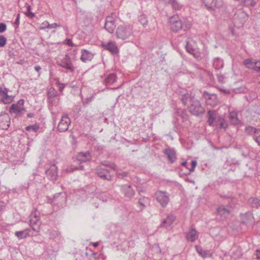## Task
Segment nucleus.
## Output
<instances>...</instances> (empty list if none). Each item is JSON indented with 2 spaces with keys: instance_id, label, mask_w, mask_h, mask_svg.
<instances>
[{
  "instance_id": "obj_47",
  "label": "nucleus",
  "mask_w": 260,
  "mask_h": 260,
  "mask_svg": "<svg viewBox=\"0 0 260 260\" xmlns=\"http://www.w3.org/2000/svg\"><path fill=\"white\" fill-rule=\"evenodd\" d=\"M73 111L75 112L77 115H79L80 112L81 111V105H76L74 108Z\"/></svg>"
},
{
  "instance_id": "obj_55",
  "label": "nucleus",
  "mask_w": 260,
  "mask_h": 260,
  "mask_svg": "<svg viewBox=\"0 0 260 260\" xmlns=\"http://www.w3.org/2000/svg\"><path fill=\"white\" fill-rule=\"evenodd\" d=\"M57 83L59 85V91L60 92H62L65 87L64 84L59 82H57Z\"/></svg>"
},
{
  "instance_id": "obj_63",
  "label": "nucleus",
  "mask_w": 260,
  "mask_h": 260,
  "mask_svg": "<svg viewBox=\"0 0 260 260\" xmlns=\"http://www.w3.org/2000/svg\"><path fill=\"white\" fill-rule=\"evenodd\" d=\"M255 255L256 256V258L257 259H260V250L258 249V250H256V251H255Z\"/></svg>"
},
{
  "instance_id": "obj_30",
  "label": "nucleus",
  "mask_w": 260,
  "mask_h": 260,
  "mask_svg": "<svg viewBox=\"0 0 260 260\" xmlns=\"http://www.w3.org/2000/svg\"><path fill=\"white\" fill-rule=\"evenodd\" d=\"M105 49L109 50L112 53L118 52V48L115 44L113 42H109L105 46Z\"/></svg>"
},
{
  "instance_id": "obj_34",
  "label": "nucleus",
  "mask_w": 260,
  "mask_h": 260,
  "mask_svg": "<svg viewBox=\"0 0 260 260\" xmlns=\"http://www.w3.org/2000/svg\"><path fill=\"white\" fill-rule=\"evenodd\" d=\"M25 5L26 6V11L25 12V14L28 18L31 19L33 18L35 16V15L31 12L30 6L27 3Z\"/></svg>"
},
{
  "instance_id": "obj_27",
  "label": "nucleus",
  "mask_w": 260,
  "mask_h": 260,
  "mask_svg": "<svg viewBox=\"0 0 260 260\" xmlns=\"http://www.w3.org/2000/svg\"><path fill=\"white\" fill-rule=\"evenodd\" d=\"M29 229H26L22 231H16L15 235L19 240L24 239L29 236Z\"/></svg>"
},
{
  "instance_id": "obj_9",
  "label": "nucleus",
  "mask_w": 260,
  "mask_h": 260,
  "mask_svg": "<svg viewBox=\"0 0 260 260\" xmlns=\"http://www.w3.org/2000/svg\"><path fill=\"white\" fill-rule=\"evenodd\" d=\"M71 122V119L69 118L68 115H63L58 124L57 127V130L59 132H66L69 128V126Z\"/></svg>"
},
{
  "instance_id": "obj_62",
  "label": "nucleus",
  "mask_w": 260,
  "mask_h": 260,
  "mask_svg": "<svg viewBox=\"0 0 260 260\" xmlns=\"http://www.w3.org/2000/svg\"><path fill=\"white\" fill-rule=\"evenodd\" d=\"M5 203L3 201L0 202V212L5 208Z\"/></svg>"
},
{
  "instance_id": "obj_39",
  "label": "nucleus",
  "mask_w": 260,
  "mask_h": 260,
  "mask_svg": "<svg viewBox=\"0 0 260 260\" xmlns=\"http://www.w3.org/2000/svg\"><path fill=\"white\" fill-rule=\"evenodd\" d=\"M39 129V126L37 124L29 125L25 127L26 131H32L34 132H37Z\"/></svg>"
},
{
  "instance_id": "obj_40",
  "label": "nucleus",
  "mask_w": 260,
  "mask_h": 260,
  "mask_svg": "<svg viewBox=\"0 0 260 260\" xmlns=\"http://www.w3.org/2000/svg\"><path fill=\"white\" fill-rule=\"evenodd\" d=\"M139 21L144 26H145L147 24L148 20L147 19V17L145 15H141L139 17Z\"/></svg>"
},
{
  "instance_id": "obj_7",
  "label": "nucleus",
  "mask_w": 260,
  "mask_h": 260,
  "mask_svg": "<svg viewBox=\"0 0 260 260\" xmlns=\"http://www.w3.org/2000/svg\"><path fill=\"white\" fill-rule=\"evenodd\" d=\"M155 196L157 201L162 207H166L170 201V194L166 191H158Z\"/></svg>"
},
{
  "instance_id": "obj_43",
  "label": "nucleus",
  "mask_w": 260,
  "mask_h": 260,
  "mask_svg": "<svg viewBox=\"0 0 260 260\" xmlns=\"http://www.w3.org/2000/svg\"><path fill=\"white\" fill-rule=\"evenodd\" d=\"M185 48L188 53L193 54L194 51V50L192 47L191 45L189 44L188 41L186 42Z\"/></svg>"
},
{
  "instance_id": "obj_5",
  "label": "nucleus",
  "mask_w": 260,
  "mask_h": 260,
  "mask_svg": "<svg viewBox=\"0 0 260 260\" xmlns=\"http://www.w3.org/2000/svg\"><path fill=\"white\" fill-rule=\"evenodd\" d=\"M57 63L60 67L64 68L71 73L75 71V68L74 67L72 59L68 54H66L62 59L57 62Z\"/></svg>"
},
{
  "instance_id": "obj_50",
  "label": "nucleus",
  "mask_w": 260,
  "mask_h": 260,
  "mask_svg": "<svg viewBox=\"0 0 260 260\" xmlns=\"http://www.w3.org/2000/svg\"><path fill=\"white\" fill-rule=\"evenodd\" d=\"M59 26H60L59 24H57V23H54L52 24H48L47 26V28L51 29L53 28H56Z\"/></svg>"
},
{
  "instance_id": "obj_60",
  "label": "nucleus",
  "mask_w": 260,
  "mask_h": 260,
  "mask_svg": "<svg viewBox=\"0 0 260 260\" xmlns=\"http://www.w3.org/2000/svg\"><path fill=\"white\" fill-rule=\"evenodd\" d=\"M61 195H64V194L62 192H59L58 193H56L53 196V199L54 200H55L56 198H57L58 197H59V196H61Z\"/></svg>"
},
{
  "instance_id": "obj_23",
  "label": "nucleus",
  "mask_w": 260,
  "mask_h": 260,
  "mask_svg": "<svg viewBox=\"0 0 260 260\" xmlns=\"http://www.w3.org/2000/svg\"><path fill=\"white\" fill-rule=\"evenodd\" d=\"M91 156L89 151L80 152L77 155V159L80 162H86L91 159Z\"/></svg>"
},
{
  "instance_id": "obj_42",
  "label": "nucleus",
  "mask_w": 260,
  "mask_h": 260,
  "mask_svg": "<svg viewBox=\"0 0 260 260\" xmlns=\"http://www.w3.org/2000/svg\"><path fill=\"white\" fill-rule=\"evenodd\" d=\"M147 200V198L143 197L142 198H140L138 201V204L140 206L142 207L141 209V211H142L145 207V205L144 203L146 202Z\"/></svg>"
},
{
  "instance_id": "obj_61",
  "label": "nucleus",
  "mask_w": 260,
  "mask_h": 260,
  "mask_svg": "<svg viewBox=\"0 0 260 260\" xmlns=\"http://www.w3.org/2000/svg\"><path fill=\"white\" fill-rule=\"evenodd\" d=\"M37 220H34L32 219H30L29 220V224L30 226H33L34 225L36 224L37 223Z\"/></svg>"
},
{
  "instance_id": "obj_45",
  "label": "nucleus",
  "mask_w": 260,
  "mask_h": 260,
  "mask_svg": "<svg viewBox=\"0 0 260 260\" xmlns=\"http://www.w3.org/2000/svg\"><path fill=\"white\" fill-rule=\"evenodd\" d=\"M7 43V39L3 35H0V47H4Z\"/></svg>"
},
{
  "instance_id": "obj_26",
  "label": "nucleus",
  "mask_w": 260,
  "mask_h": 260,
  "mask_svg": "<svg viewBox=\"0 0 260 260\" xmlns=\"http://www.w3.org/2000/svg\"><path fill=\"white\" fill-rule=\"evenodd\" d=\"M203 97L206 100L208 104L211 105L212 103L210 102V100L215 102L217 100V95L215 94H210L208 92L205 91L203 93Z\"/></svg>"
},
{
  "instance_id": "obj_58",
  "label": "nucleus",
  "mask_w": 260,
  "mask_h": 260,
  "mask_svg": "<svg viewBox=\"0 0 260 260\" xmlns=\"http://www.w3.org/2000/svg\"><path fill=\"white\" fill-rule=\"evenodd\" d=\"M19 19H20V14H18L16 19L15 20V21L14 22V24L17 25V26H18L19 24Z\"/></svg>"
},
{
  "instance_id": "obj_35",
  "label": "nucleus",
  "mask_w": 260,
  "mask_h": 260,
  "mask_svg": "<svg viewBox=\"0 0 260 260\" xmlns=\"http://www.w3.org/2000/svg\"><path fill=\"white\" fill-rule=\"evenodd\" d=\"M10 126V119L7 120L0 119V129H7Z\"/></svg>"
},
{
  "instance_id": "obj_12",
  "label": "nucleus",
  "mask_w": 260,
  "mask_h": 260,
  "mask_svg": "<svg viewBox=\"0 0 260 260\" xmlns=\"http://www.w3.org/2000/svg\"><path fill=\"white\" fill-rule=\"evenodd\" d=\"M57 167L55 165L50 166V168L46 171L47 177L51 181H54L57 180Z\"/></svg>"
},
{
  "instance_id": "obj_46",
  "label": "nucleus",
  "mask_w": 260,
  "mask_h": 260,
  "mask_svg": "<svg viewBox=\"0 0 260 260\" xmlns=\"http://www.w3.org/2000/svg\"><path fill=\"white\" fill-rule=\"evenodd\" d=\"M59 235V233L56 231H52L50 232V238L55 239Z\"/></svg>"
},
{
  "instance_id": "obj_13",
  "label": "nucleus",
  "mask_w": 260,
  "mask_h": 260,
  "mask_svg": "<svg viewBox=\"0 0 260 260\" xmlns=\"http://www.w3.org/2000/svg\"><path fill=\"white\" fill-rule=\"evenodd\" d=\"M104 27L110 33L114 32L116 25L115 20L112 16L107 17Z\"/></svg>"
},
{
  "instance_id": "obj_29",
  "label": "nucleus",
  "mask_w": 260,
  "mask_h": 260,
  "mask_svg": "<svg viewBox=\"0 0 260 260\" xmlns=\"http://www.w3.org/2000/svg\"><path fill=\"white\" fill-rule=\"evenodd\" d=\"M117 77L115 74L112 73L108 75L105 80L106 85H112L116 81Z\"/></svg>"
},
{
  "instance_id": "obj_17",
  "label": "nucleus",
  "mask_w": 260,
  "mask_h": 260,
  "mask_svg": "<svg viewBox=\"0 0 260 260\" xmlns=\"http://www.w3.org/2000/svg\"><path fill=\"white\" fill-rule=\"evenodd\" d=\"M176 220V217L172 214L168 215L166 218L162 220L160 227L168 229Z\"/></svg>"
},
{
  "instance_id": "obj_24",
  "label": "nucleus",
  "mask_w": 260,
  "mask_h": 260,
  "mask_svg": "<svg viewBox=\"0 0 260 260\" xmlns=\"http://www.w3.org/2000/svg\"><path fill=\"white\" fill-rule=\"evenodd\" d=\"M214 122L216 123V124L218 125L219 129L226 128L228 125L224 118L220 115H219L217 119Z\"/></svg>"
},
{
  "instance_id": "obj_25",
  "label": "nucleus",
  "mask_w": 260,
  "mask_h": 260,
  "mask_svg": "<svg viewBox=\"0 0 260 260\" xmlns=\"http://www.w3.org/2000/svg\"><path fill=\"white\" fill-rule=\"evenodd\" d=\"M229 119L230 122L233 125H238L240 123V121L237 117V113L233 111L230 113Z\"/></svg>"
},
{
  "instance_id": "obj_2",
  "label": "nucleus",
  "mask_w": 260,
  "mask_h": 260,
  "mask_svg": "<svg viewBox=\"0 0 260 260\" xmlns=\"http://www.w3.org/2000/svg\"><path fill=\"white\" fill-rule=\"evenodd\" d=\"M169 22L171 30L175 32H177L182 29L186 30L189 28L187 24H184L182 21L176 16L171 17L169 19Z\"/></svg>"
},
{
  "instance_id": "obj_16",
  "label": "nucleus",
  "mask_w": 260,
  "mask_h": 260,
  "mask_svg": "<svg viewBox=\"0 0 260 260\" xmlns=\"http://www.w3.org/2000/svg\"><path fill=\"white\" fill-rule=\"evenodd\" d=\"M121 190L124 196L128 198H131L135 195V190L129 185L124 184L120 187Z\"/></svg>"
},
{
  "instance_id": "obj_1",
  "label": "nucleus",
  "mask_w": 260,
  "mask_h": 260,
  "mask_svg": "<svg viewBox=\"0 0 260 260\" xmlns=\"http://www.w3.org/2000/svg\"><path fill=\"white\" fill-rule=\"evenodd\" d=\"M248 15L243 9L238 10L233 17V21L235 27L239 28L243 25L247 20Z\"/></svg>"
},
{
  "instance_id": "obj_20",
  "label": "nucleus",
  "mask_w": 260,
  "mask_h": 260,
  "mask_svg": "<svg viewBox=\"0 0 260 260\" xmlns=\"http://www.w3.org/2000/svg\"><path fill=\"white\" fill-rule=\"evenodd\" d=\"M208 123L210 126H213L214 122L217 119L219 115L214 110H209L208 111Z\"/></svg>"
},
{
  "instance_id": "obj_52",
  "label": "nucleus",
  "mask_w": 260,
  "mask_h": 260,
  "mask_svg": "<svg viewBox=\"0 0 260 260\" xmlns=\"http://www.w3.org/2000/svg\"><path fill=\"white\" fill-rule=\"evenodd\" d=\"M109 167L111 169H113L115 171H117L118 170V167L116 165L115 163L111 162L109 164Z\"/></svg>"
},
{
  "instance_id": "obj_10",
  "label": "nucleus",
  "mask_w": 260,
  "mask_h": 260,
  "mask_svg": "<svg viewBox=\"0 0 260 260\" xmlns=\"http://www.w3.org/2000/svg\"><path fill=\"white\" fill-rule=\"evenodd\" d=\"M243 64L247 68L260 72V61H253L252 59L248 58L244 60Z\"/></svg>"
},
{
  "instance_id": "obj_21",
  "label": "nucleus",
  "mask_w": 260,
  "mask_h": 260,
  "mask_svg": "<svg viewBox=\"0 0 260 260\" xmlns=\"http://www.w3.org/2000/svg\"><path fill=\"white\" fill-rule=\"evenodd\" d=\"M94 54L90 51L86 49H82L81 50V55L80 59L84 62L88 61H91L93 58Z\"/></svg>"
},
{
  "instance_id": "obj_33",
  "label": "nucleus",
  "mask_w": 260,
  "mask_h": 260,
  "mask_svg": "<svg viewBox=\"0 0 260 260\" xmlns=\"http://www.w3.org/2000/svg\"><path fill=\"white\" fill-rule=\"evenodd\" d=\"M213 66L216 70H219L223 66L222 60L219 58H215L214 60Z\"/></svg>"
},
{
  "instance_id": "obj_31",
  "label": "nucleus",
  "mask_w": 260,
  "mask_h": 260,
  "mask_svg": "<svg viewBox=\"0 0 260 260\" xmlns=\"http://www.w3.org/2000/svg\"><path fill=\"white\" fill-rule=\"evenodd\" d=\"M245 132L248 135L252 136H256L255 134L258 132H260V129L256 128L254 127L248 126L245 127Z\"/></svg>"
},
{
  "instance_id": "obj_4",
  "label": "nucleus",
  "mask_w": 260,
  "mask_h": 260,
  "mask_svg": "<svg viewBox=\"0 0 260 260\" xmlns=\"http://www.w3.org/2000/svg\"><path fill=\"white\" fill-rule=\"evenodd\" d=\"M24 100L20 99L17 103L13 104L10 108L9 112L16 114L17 117H22L23 115V111H25V108L24 107Z\"/></svg>"
},
{
  "instance_id": "obj_36",
  "label": "nucleus",
  "mask_w": 260,
  "mask_h": 260,
  "mask_svg": "<svg viewBox=\"0 0 260 260\" xmlns=\"http://www.w3.org/2000/svg\"><path fill=\"white\" fill-rule=\"evenodd\" d=\"M239 2L246 7H253L256 4L254 0H241Z\"/></svg>"
},
{
  "instance_id": "obj_15",
  "label": "nucleus",
  "mask_w": 260,
  "mask_h": 260,
  "mask_svg": "<svg viewBox=\"0 0 260 260\" xmlns=\"http://www.w3.org/2000/svg\"><path fill=\"white\" fill-rule=\"evenodd\" d=\"M95 173L97 175L103 180L110 181L111 180V176L109 174V171L107 169L98 168L95 169Z\"/></svg>"
},
{
  "instance_id": "obj_38",
  "label": "nucleus",
  "mask_w": 260,
  "mask_h": 260,
  "mask_svg": "<svg viewBox=\"0 0 260 260\" xmlns=\"http://www.w3.org/2000/svg\"><path fill=\"white\" fill-rule=\"evenodd\" d=\"M169 3L172 5L173 8L176 10H180L182 7L181 5L176 0H169Z\"/></svg>"
},
{
  "instance_id": "obj_8",
  "label": "nucleus",
  "mask_w": 260,
  "mask_h": 260,
  "mask_svg": "<svg viewBox=\"0 0 260 260\" xmlns=\"http://www.w3.org/2000/svg\"><path fill=\"white\" fill-rule=\"evenodd\" d=\"M8 88L0 87V101L5 104H10L14 100V96L8 95Z\"/></svg>"
},
{
  "instance_id": "obj_41",
  "label": "nucleus",
  "mask_w": 260,
  "mask_h": 260,
  "mask_svg": "<svg viewBox=\"0 0 260 260\" xmlns=\"http://www.w3.org/2000/svg\"><path fill=\"white\" fill-rule=\"evenodd\" d=\"M245 217H247L248 219V221H244V220L242 221V223L245 224H247L248 223H253L254 222V218L252 216V214L250 213H247Z\"/></svg>"
},
{
  "instance_id": "obj_37",
  "label": "nucleus",
  "mask_w": 260,
  "mask_h": 260,
  "mask_svg": "<svg viewBox=\"0 0 260 260\" xmlns=\"http://www.w3.org/2000/svg\"><path fill=\"white\" fill-rule=\"evenodd\" d=\"M57 93V91L54 88H50L47 92V98L48 99L56 98Z\"/></svg>"
},
{
  "instance_id": "obj_3",
  "label": "nucleus",
  "mask_w": 260,
  "mask_h": 260,
  "mask_svg": "<svg viewBox=\"0 0 260 260\" xmlns=\"http://www.w3.org/2000/svg\"><path fill=\"white\" fill-rule=\"evenodd\" d=\"M189 112L193 115L199 116L204 113V108L201 106L199 101L195 99L193 102L188 106Z\"/></svg>"
},
{
  "instance_id": "obj_6",
  "label": "nucleus",
  "mask_w": 260,
  "mask_h": 260,
  "mask_svg": "<svg viewBox=\"0 0 260 260\" xmlns=\"http://www.w3.org/2000/svg\"><path fill=\"white\" fill-rule=\"evenodd\" d=\"M132 29L129 27L124 25H120L117 28L116 34L118 39L125 40L131 36Z\"/></svg>"
},
{
  "instance_id": "obj_49",
  "label": "nucleus",
  "mask_w": 260,
  "mask_h": 260,
  "mask_svg": "<svg viewBox=\"0 0 260 260\" xmlns=\"http://www.w3.org/2000/svg\"><path fill=\"white\" fill-rule=\"evenodd\" d=\"M7 25L4 23H0V33H3L6 31Z\"/></svg>"
},
{
  "instance_id": "obj_44",
  "label": "nucleus",
  "mask_w": 260,
  "mask_h": 260,
  "mask_svg": "<svg viewBox=\"0 0 260 260\" xmlns=\"http://www.w3.org/2000/svg\"><path fill=\"white\" fill-rule=\"evenodd\" d=\"M197 251L199 254L202 256L203 257H205L207 256L208 253L209 252L207 250H203L202 248H198Z\"/></svg>"
},
{
  "instance_id": "obj_22",
  "label": "nucleus",
  "mask_w": 260,
  "mask_h": 260,
  "mask_svg": "<svg viewBox=\"0 0 260 260\" xmlns=\"http://www.w3.org/2000/svg\"><path fill=\"white\" fill-rule=\"evenodd\" d=\"M186 237L187 240L191 242H194L197 239L198 234L193 225L191 226L190 229L188 233H187Z\"/></svg>"
},
{
  "instance_id": "obj_48",
  "label": "nucleus",
  "mask_w": 260,
  "mask_h": 260,
  "mask_svg": "<svg viewBox=\"0 0 260 260\" xmlns=\"http://www.w3.org/2000/svg\"><path fill=\"white\" fill-rule=\"evenodd\" d=\"M197 161L196 160H192L191 162V168L190 169H189V172H192L194 170V168H196L197 166Z\"/></svg>"
},
{
  "instance_id": "obj_56",
  "label": "nucleus",
  "mask_w": 260,
  "mask_h": 260,
  "mask_svg": "<svg viewBox=\"0 0 260 260\" xmlns=\"http://www.w3.org/2000/svg\"><path fill=\"white\" fill-rule=\"evenodd\" d=\"M49 24L48 21H45L42 24V26L40 27V29H44L47 28V26Z\"/></svg>"
},
{
  "instance_id": "obj_19",
  "label": "nucleus",
  "mask_w": 260,
  "mask_h": 260,
  "mask_svg": "<svg viewBox=\"0 0 260 260\" xmlns=\"http://www.w3.org/2000/svg\"><path fill=\"white\" fill-rule=\"evenodd\" d=\"M231 208H232V205L230 204L227 207L223 205H221L217 209V212L220 216L225 217L229 214Z\"/></svg>"
},
{
  "instance_id": "obj_57",
  "label": "nucleus",
  "mask_w": 260,
  "mask_h": 260,
  "mask_svg": "<svg viewBox=\"0 0 260 260\" xmlns=\"http://www.w3.org/2000/svg\"><path fill=\"white\" fill-rule=\"evenodd\" d=\"M56 98H51V99H48L49 101V103L50 104H52V105H55L56 104Z\"/></svg>"
},
{
  "instance_id": "obj_18",
  "label": "nucleus",
  "mask_w": 260,
  "mask_h": 260,
  "mask_svg": "<svg viewBox=\"0 0 260 260\" xmlns=\"http://www.w3.org/2000/svg\"><path fill=\"white\" fill-rule=\"evenodd\" d=\"M195 99L194 95L188 93L182 94L180 98L181 101L185 106H189Z\"/></svg>"
},
{
  "instance_id": "obj_14",
  "label": "nucleus",
  "mask_w": 260,
  "mask_h": 260,
  "mask_svg": "<svg viewBox=\"0 0 260 260\" xmlns=\"http://www.w3.org/2000/svg\"><path fill=\"white\" fill-rule=\"evenodd\" d=\"M163 153L167 156L169 161L171 164L176 160V152L174 148L168 147L164 150Z\"/></svg>"
},
{
  "instance_id": "obj_28",
  "label": "nucleus",
  "mask_w": 260,
  "mask_h": 260,
  "mask_svg": "<svg viewBox=\"0 0 260 260\" xmlns=\"http://www.w3.org/2000/svg\"><path fill=\"white\" fill-rule=\"evenodd\" d=\"M248 204L252 208H258L260 206V200L257 198H250L248 200Z\"/></svg>"
},
{
  "instance_id": "obj_53",
  "label": "nucleus",
  "mask_w": 260,
  "mask_h": 260,
  "mask_svg": "<svg viewBox=\"0 0 260 260\" xmlns=\"http://www.w3.org/2000/svg\"><path fill=\"white\" fill-rule=\"evenodd\" d=\"M66 44H67V45H68L69 46L73 47V46H75V45L73 43V42L71 39H67L66 40Z\"/></svg>"
},
{
  "instance_id": "obj_11",
  "label": "nucleus",
  "mask_w": 260,
  "mask_h": 260,
  "mask_svg": "<svg viewBox=\"0 0 260 260\" xmlns=\"http://www.w3.org/2000/svg\"><path fill=\"white\" fill-rule=\"evenodd\" d=\"M205 7L210 10H214L215 8H219L222 5L221 0H204Z\"/></svg>"
},
{
  "instance_id": "obj_51",
  "label": "nucleus",
  "mask_w": 260,
  "mask_h": 260,
  "mask_svg": "<svg viewBox=\"0 0 260 260\" xmlns=\"http://www.w3.org/2000/svg\"><path fill=\"white\" fill-rule=\"evenodd\" d=\"M3 120H7L9 119V115L7 114H1L0 115V119Z\"/></svg>"
},
{
  "instance_id": "obj_54",
  "label": "nucleus",
  "mask_w": 260,
  "mask_h": 260,
  "mask_svg": "<svg viewBox=\"0 0 260 260\" xmlns=\"http://www.w3.org/2000/svg\"><path fill=\"white\" fill-rule=\"evenodd\" d=\"M253 139L257 142L258 145L260 146V135L259 136H253Z\"/></svg>"
},
{
  "instance_id": "obj_64",
  "label": "nucleus",
  "mask_w": 260,
  "mask_h": 260,
  "mask_svg": "<svg viewBox=\"0 0 260 260\" xmlns=\"http://www.w3.org/2000/svg\"><path fill=\"white\" fill-rule=\"evenodd\" d=\"M35 70L37 72H40V71L41 70V67H40V66H36L35 67Z\"/></svg>"
},
{
  "instance_id": "obj_59",
  "label": "nucleus",
  "mask_w": 260,
  "mask_h": 260,
  "mask_svg": "<svg viewBox=\"0 0 260 260\" xmlns=\"http://www.w3.org/2000/svg\"><path fill=\"white\" fill-rule=\"evenodd\" d=\"M220 197H221V198L226 199V198H231V196H232V194H230V193H228V194H227L226 195H225V194H220Z\"/></svg>"
},
{
  "instance_id": "obj_32",
  "label": "nucleus",
  "mask_w": 260,
  "mask_h": 260,
  "mask_svg": "<svg viewBox=\"0 0 260 260\" xmlns=\"http://www.w3.org/2000/svg\"><path fill=\"white\" fill-rule=\"evenodd\" d=\"M175 114L180 116L183 120L186 119V114L185 111L184 109L181 108H176L175 109Z\"/></svg>"
}]
</instances>
